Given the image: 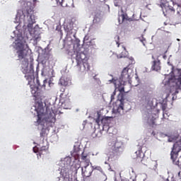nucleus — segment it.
Returning <instances> with one entry per match:
<instances>
[{
  "label": "nucleus",
  "instance_id": "393cba45",
  "mask_svg": "<svg viewBox=\"0 0 181 181\" xmlns=\"http://www.w3.org/2000/svg\"><path fill=\"white\" fill-rule=\"evenodd\" d=\"M123 181H135V180L133 178H130V179H124Z\"/></svg>",
  "mask_w": 181,
  "mask_h": 181
},
{
  "label": "nucleus",
  "instance_id": "c9c22d12",
  "mask_svg": "<svg viewBox=\"0 0 181 181\" xmlns=\"http://www.w3.org/2000/svg\"><path fill=\"white\" fill-rule=\"evenodd\" d=\"M144 181H148V179H145V180H144Z\"/></svg>",
  "mask_w": 181,
  "mask_h": 181
},
{
  "label": "nucleus",
  "instance_id": "1a4fd4ad",
  "mask_svg": "<svg viewBox=\"0 0 181 181\" xmlns=\"http://www.w3.org/2000/svg\"><path fill=\"white\" fill-rule=\"evenodd\" d=\"M18 57L19 59H29L30 58V54L29 53V49L28 47L24 48L23 45H21V48L20 50L17 52Z\"/></svg>",
  "mask_w": 181,
  "mask_h": 181
},
{
  "label": "nucleus",
  "instance_id": "473e14b6",
  "mask_svg": "<svg viewBox=\"0 0 181 181\" xmlns=\"http://www.w3.org/2000/svg\"><path fill=\"white\" fill-rule=\"evenodd\" d=\"M152 59H155V57H154V56H152Z\"/></svg>",
  "mask_w": 181,
  "mask_h": 181
},
{
  "label": "nucleus",
  "instance_id": "6ab92c4d",
  "mask_svg": "<svg viewBox=\"0 0 181 181\" xmlns=\"http://www.w3.org/2000/svg\"><path fill=\"white\" fill-rule=\"evenodd\" d=\"M128 55H129V52L126 50V48L124 47V51L121 54H119L117 56V57L118 58H126L128 57Z\"/></svg>",
  "mask_w": 181,
  "mask_h": 181
},
{
  "label": "nucleus",
  "instance_id": "0eeeda50",
  "mask_svg": "<svg viewBox=\"0 0 181 181\" xmlns=\"http://www.w3.org/2000/svg\"><path fill=\"white\" fill-rule=\"evenodd\" d=\"M37 151H35V148H33L34 153L38 152L39 155H44L48 152L49 150V143L47 141H42L38 144Z\"/></svg>",
  "mask_w": 181,
  "mask_h": 181
},
{
  "label": "nucleus",
  "instance_id": "f257e3e1",
  "mask_svg": "<svg viewBox=\"0 0 181 181\" xmlns=\"http://www.w3.org/2000/svg\"><path fill=\"white\" fill-rule=\"evenodd\" d=\"M35 110H37V122L35 123H37V126L42 127L40 132V136L44 137L46 134V129L52 127L57 121L55 107L49 105L46 107L45 112L43 105L38 104Z\"/></svg>",
  "mask_w": 181,
  "mask_h": 181
},
{
  "label": "nucleus",
  "instance_id": "aec40b11",
  "mask_svg": "<svg viewBox=\"0 0 181 181\" xmlns=\"http://www.w3.org/2000/svg\"><path fill=\"white\" fill-rule=\"evenodd\" d=\"M120 16L122 20V23L130 20V18H129V16L127 14L123 13Z\"/></svg>",
  "mask_w": 181,
  "mask_h": 181
},
{
  "label": "nucleus",
  "instance_id": "39448f33",
  "mask_svg": "<svg viewBox=\"0 0 181 181\" xmlns=\"http://www.w3.org/2000/svg\"><path fill=\"white\" fill-rule=\"evenodd\" d=\"M76 60L77 63L76 66L79 71L84 73L90 71V65L88 62V58L85 53L78 52Z\"/></svg>",
  "mask_w": 181,
  "mask_h": 181
},
{
  "label": "nucleus",
  "instance_id": "2f4dec72",
  "mask_svg": "<svg viewBox=\"0 0 181 181\" xmlns=\"http://www.w3.org/2000/svg\"><path fill=\"white\" fill-rule=\"evenodd\" d=\"M101 177H106V175H102Z\"/></svg>",
  "mask_w": 181,
  "mask_h": 181
},
{
  "label": "nucleus",
  "instance_id": "5701e85b",
  "mask_svg": "<svg viewBox=\"0 0 181 181\" xmlns=\"http://www.w3.org/2000/svg\"><path fill=\"white\" fill-rule=\"evenodd\" d=\"M93 170H98L100 172H102L103 171V168L100 166H98V167H95L94 168H93Z\"/></svg>",
  "mask_w": 181,
  "mask_h": 181
},
{
  "label": "nucleus",
  "instance_id": "c756f323",
  "mask_svg": "<svg viewBox=\"0 0 181 181\" xmlns=\"http://www.w3.org/2000/svg\"><path fill=\"white\" fill-rule=\"evenodd\" d=\"M115 99V96L111 95V101H112Z\"/></svg>",
  "mask_w": 181,
  "mask_h": 181
},
{
  "label": "nucleus",
  "instance_id": "ddd939ff",
  "mask_svg": "<svg viewBox=\"0 0 181 181\" xmlns=\"http://www.w3.org/2000/svg\"><path fill=\"white\" fill-rule=\"evenodd\" d=\"M161 69L160 60L157 59L152 62L151 70L154 71H159Z\"/></svg>",
  "mask_w": 181,
  "mask_h": 181
},
{
  "label": "nucleus",
  "instance_id": "f8f14e48",
  "mask_svg": "<svg viewBox=\"0 0 181 181\" xmlns=\"http://www.w3.org/2000/svg\"><path fill=\"white\" fill-rule=\"evenodd\" d=\"M95 123L98 127H100L101 125L105 127L108 124V119L107 117H104L100 119V115L98 114V117L95 119Z\"/></svg>",
  "mask_w": 181,
  "mask_h": 181
},
{
  "label": "nucleus",
  "instance_id": "a878e982",
  "mask_svg": "<svg viewBox=\"0 0 181 181\" xmlns=\"http://www.w3.org/2000/svg\"><path fill=\"white\" fill-rule=\"evenodd\" d=\"M56 30H57L58 32H60L62 33V30L60 29V26H57L56 28Z\"/></svg>",
  "mask_w": 181,
  "mask_h": 181
},
{
  "label": "nucleus",
  "instance_id": "c85d7f7f",
  "mask_svg": "<svg viewBox=\"0 0 181 181\" xmlns=\"http://www.w3.org/2000/svg\"><path fill=\"white\" fill-rule=\"evenodd\" d=\"M116 90L117 89H115V90L113 92V93L111 95H113L115 97V95H116Z\"/></svg>",
  "mask_w": 181,
  "mask_h": 181
},
{
  "label": "nucleus",
  "instance_id": "7ed1b4c3",
  "mask_svg": "<svg viewBox=\"0 0 181 181\" xmlns=\"http://www.w3.org/2000/svg\"><path fill=\"white\" fill-rule=\"evenodd\" d=\"M110 82H113L115 84V90H117L120 93L118 95V100L120 102L119 107L117 108V112L120 115L124 114V81L120 79H114L110 80Z\"/></svg>",
  "mask_w": 181,
  "mask_h": 181
},
{
  "label": "nucleus",
  "instance_id": "4468645a",
  "mask_svg": "<svg viewBox=\"0 0 181 181\" xmlns=\"http://www.w3.org/2000/svg\"><path fill=\"white\" fill-rule=\"evenodd\" d=\"M179 151H176V146L175 145H174L170 153L171 159L173 160V162H175Z\"/></svg>",
  "mask_w": 181,
  "mask_h": 181
},
{
  "label": "nucleus",
  "instance_id": "f3484780",
  "mask_svg": "<svg viewBox=\"0 0 181 181\" xmlns=\"http://www.w3.org/2000/svg\"><path fill=\"white\" fill-rule=\"evenodd\" d=\"M143 153H142V151H141V148H139V150L136 152H134V153L133 154V158L134 159H136V158H141L142 156H143Z\"/></svg>",
  "mask_w": 181,
  "mask_h": 181
},
{
  "label": "nucleus",
  "instance_id": "b1692460",
  "mask_svg": "<svg viewBox=\"0 0 181 181\" xmlns=\"http://www.w3.org/2000/svg\"><path fill=\"white\" fill-rule=\"evenodd\" d=\"M115 39L117 40V41H116V42H117V47H119V35H116Z\"/></svg>",
  "mask_w": 181,
  "mask_h": 181
},
{
  "label": "nucleus",
  "instance_id": "9b49d317",
  "mask_svg": "<svg viewBox=\"0 0 181 181\" xmlns=\"http://www.w3.org/2000/svg\"><path fill=\"white\" fill-rule=\"evenodd\" d=\"M139 98H140V99L141 100V101L146 103H148L150 102L151 100V96L145 90H141L139 93L138 95Z\"/></svg>",
  "mask_w": 181,
  "mask_h": 181
},
{
  "label": "nucleus",
  "instance_id": "20e7f679",
  "mask_svg": "<svg viewBox=\"0 0 181 181\" xmlns=\"http://www.w3.org/2000/svg\"><path fill=\"white\" fill-rule=\"evenodd\" d=\"M110 144L112 151L110 153L108 160H116L118 158V156L121 155L124 151L123 143L122 141L118 140V139H115Z\"/></svg>",
  "mask_w": 181,
  "mask_h": 181
},
{
  "label": "nucleus",
  "instance_id": "7c9ffc66",
  "mask_svg": "<svg viewBox=\"0 0 181 181\" xmlns=\"http://www.w3.org/2000/svg\"><path fill=\"white\" fill-rule=\"evenodd\" d=\"M33 2H34V4H35L37 2V0H33Z\"/></svg>",
  "mask_w": 181,
  "mask_h": 181
},
{
  "label": "nucleus",
  "instance_id": "f03ea898",
  "mask_svg": "<svg viewBox=\"0 0 181 181\" xmlns=\"http://www.w3.org/2000/svg\"><path fill=\"white\" fill-rule=\"evenodd\" d=\"M21 71L22 72L25 74V77L26 80L28 81V85L30 86V88L32 89L31 93L33 94V96L35 98L41 97V93L40 90V88L41 87V85L40 83V81L38 79H37V84L38 86H35V85H33V81H35V71L33 65L30 64V68H28L29 61L28 59H21Z\"/></svg>",
  "mask_w": 181,
  "mask_h": 181
},
{
  "label": "nucleus",
  "instance_id": "2eb2a0df",
  "mask_svg": "<svg viewBox=\"0 0 181 181\" xmlns=\"http://www.w3.org/2000/svg\"><path fill=\"white\" fill-rule=\"evenodd\" d=\"M128 71H129V69L127 67L123 69L121 75L122 80L124 79L126 80L129 78L130 75L129 74Z\"/></svg>",
  "mask_w": 181,
  "mask_h": 181
},
{
  "label": "nucleus",
  "instance_id": "72a5a7b5",
  "mask_svg": "<svg viewBox=\"0 0 181 181\" xmlns=\"http://www.w3.org/2000/svg\"><path fill=\"white\" fill-rule=\"evenodd\" d=\"M61 83H63V79H61Z\"/></svg>",
  "mask_w": 181,
  "mask_h": 181
},
{
  "label": "nucleus",
  "instance_id": "4be33fe9",
  "mask_svg": "<svg viewBox=\"0 0 181 181\" xmlns=\"http://www.w3.org/2000/svg\"><path fill=\"white\" fill-rule=\"evenodd\" d=\"M56 3L59 6H63V0H55Z\"/></svg>",
  "mask_w": 181,
  "mask_h": 181
},
{
  "label": "nucleus",
  "instance_id": "a211bd4d",
  "mask_svg": "<svg viewBox=\"0 0 181 181\" xmlns=\"http://www.w3.org/2000/svg\"><path fill=\"white\" fill-rule=\"evenodd\" d=\"M80 168H81V164L79 163H74L71 167V170L76 173H77L78 170H79Z\"/></svg>",
  "mask_w": 181,
  "mask_h": 181
},
{
  "label": "nucleus",
  "instance_id": "9d476101",
  "mask_svg": "<svg viewBox=\"0 0 181 181\" xmlns=\"http://www.w3.org/2000/svg\"><path fill=\"white\" fill-rule=\"evenodd\" d=\"M60 175L64 181H73L72 175L69 174L68 169H62Z\"/></svg>",
  "mask_w": 181,
  "mask_h": 181
},
{
  "label": "nucleus",
  "instance_id": "f704fd0d",
  "mask_svg": "<svg viewBox=\"0 0 181 181\" xmlns=\"http://www.w3.org/2000/svg\"><path fill=\"white\" fill-rule=\"evenodd\" d=\"M180 84H181V78H180Z\"/></svg>",
  "mask_w": 181,
  "mask_h": 181
},
{
  "label": "nucleus",
  "instance_id": "423d86ee",
  "mask_svg": "<svg viewBox=\"0 0 181 181\" xmlns=\"http://www.w3.org/2000/svg\"><path fill=\"white\" fill-rule=\"evenodd\" d=\"M81 159L82 162L85 164V165H83V168H81L82 176H83V177H89L91 176L93 172V167H89L90 160L88 158L87 154L82 153Z\"/></svg>",
  "mask_w": 181,
  "mask_h": 181
},
{
  "label": "nucleus",
  "instance_id": "dca6fc26",
  "mask_svg": "<svg viewBox=\"0 0 181 181\" xmlns=\"http://www.w3.org/2000/svg\"><path fill=\"white\" fill-rule=\"evenodd\" d=\"M31 35L33 36V40L34 42H37L40 40V35L37 30H34V33H31Z\"/></svg>",
  "mask_w": 181,
  "mask_h": 181
},
{
  "label": "nucleus",
  "instance_id": "bb28decb",
  "mask_svg": "<svg viewBox=\"0 0 181 181\" xmlns=\"http://www.w3.org/2000/svg\"><path fill=\"white\" fill-rule=\"evenodd\" d=\"M43 83H44L42 84V87L45 88V83H47V79L44 80V81H43Z\"/></svg>",
  "mask_w": 181,
  "mask_h": 181
},
{
  "label": "nucleus",
  "instance_id": "412c9836",
  "mask_svg": "<svg viewBox=\"0 0 181 181\" xmlns=\"http://www.w3.org/2000/svg\"><path fill=\"white\" fill-rule=\"evenodd\" d=\"M60 92L62 93L60 94V97H61V98H64V94H65V88H64V87L61 88Z\"/></svg>",
  "mask_w": 181,
  "mask_h": 181
},
{
  "label": "nucleus",
  "instance_id": "6e6552de",
  "mask_svg": "<svg viewBox=\"0 0 181 181\" xmlns=\"http://www.w3.org/2000/svg\"><path fill=\"white\" fill-rule=\"evenodd\" d=\"M24 21L25 23H28V28H33V25L36 23L35 17L33 14V11L27 12V16H25Z\"/></svg>",
  "mask_w": 181,
  "mask_h": 181
},
{
  "label": "nucleus",
  "instance_id": "cd10ccee",
  "mask_svg": "<svg viewBox=\"0 0 181 181\" xmlns=\"http://www.w3.org/2000/svg\"><path fill=\"white\" fill-rule=\"evenodd\" d=\"M162 119H163V120H164V119H168L166 118V117H165V113H163Z\"/></svg>",
  "mask_w": 181,
  "mask_h": 181
}]
</instances>
